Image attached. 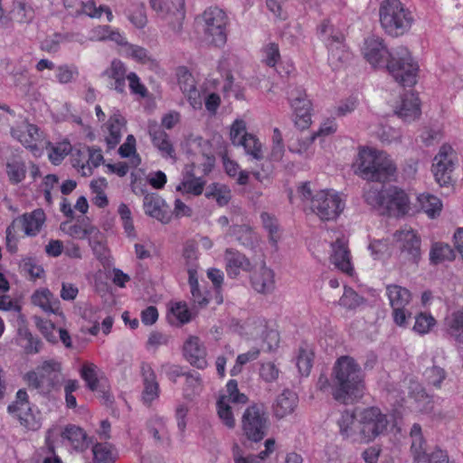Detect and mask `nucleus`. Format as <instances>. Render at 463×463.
I'll use <instances>...</instances> for the list:
<instances>
[{
  "label": "nucleus",
  "mask_w": 463,
  "mask_h": 463,
  "mask_svg": "<svg viewBox=\"0 0 463 463\" xmlns=\"http://www.w3.org/2000/svg\"><path fill=\"white\" fill-rule=\"evenodd\" d=\"M317 388L323 393H330L335 402L347 405L364 396L365 373L354 357L341 355L333 364L330 378L326 374L318 377Z\"/></svg>",
  "instance_id": "f257e3e1"
},
{
  "label": "nucleus",
  "mask_w": 463,
  "mask_h": 463,
  "mask_svg": "<svg viewBox=\"0 0 463 463\" xmlns=\"http://www.w3.org/2000/svg\"><path fill=\"white\" fill-rule=\"evenodd\" d=\"M388 425L387 415L376 406L364 408L356 417L353 412L345 410L338 420L340 434L360 443H369L384 434Z\"/></svg>",
  "instance_id": "f03ea898"
},
{
  "label": "nucleus",
  "mask_w": 463,
  "mask_h": 463,
  "mask_svg": "<svg viewBox=\"0 0 463 463\" xmlns=\"http://www.w3.org/2000/svg\"><path fill=\"white\" fill-rule=\"evenodd\" d=\"M354 166V174L369 182L384 183L397 172L395 163L386 152L369 147L359 149Z\"/></svg>",
  "instance_id": "7ed1b4c3"
},
{
  "label": "nucleus",
  "mask_w": 463,
  "mask_h": 463,
  "mask_svg": "<svg viewBox=\"0 0 463 463\" xmlns=\"http://www.w3.org/2000/svg\"><path fill=\"white\" fill-rule=\"evenodd\" d=\"M379 22L387 35L398 38L410 32L415 18L401 0H383L379 6Z\"/></svg>",
  "instance_id": "20e7f679"
},
{
  "label": "nucleus",
  "mask_w": 463,
  "mask_h": 463,
  "mask_svg": "<svg viewBox=\"0 0 463 463\" xmlns=\"http://www.w3.org/2000/svg\"><path fill=\"white\" fill-rule=\"evenodd\" d=\"M317 33L328 51L327 61L334 71L345 67L352 53L347 48L344 33L335 29L329 19H324L317 27Z\"/></svg>",
  "instance_id": "39448f33"
},
{
  "label": "nucleus",
  "mask_w": 463,
  "mask_h": 463,
  "mask_svg": "<svg viewBox=\"0 0 463 463\" xmlns=\"http://www.w3.org/2000/svg\"><path fill=\"white\" fill-rule=\"evenodd\" d=\"M386 69L393 80L402 87H412L417 83L419 64L404 46H398L392 51Z\"/></svg>",
  "instance_id": "423d86ee"
},
{
  "label": "nucleus",
  "mask_w": 463,
  "mask_h": 463,
  "mask_svg": "<svg viewBox=\"0 0 463 463\" xmlns=\"http://www.w3.org/2000/svg\"><path fill=\"white\" fill-rule=\"evenodd\" d=\"M62 364L56 359L44 360L35 371H29L24 375V380L30 387L43 393H50L57 391L62 383Z\"/></svg>",
  "instance_id": "0eeeda50"
},
{
  "label": "nucleus",
  "mask_w": 463,
  "mask_h": 463,
  "mask_svg": "<svg viewBox=\"0 0 463 463\" xmlns=\"http://www.w3.org/2000/svg\"><path fill=\"white\" fill-rule=\"evenodd\" d=\"M420 246V237L412 229H402L393 233L394 258L401 268L419 264Z\"/></svg>",
  "instance_id": "6e6552de"
},
{
  "label": "nucleus",
  "mask_w": 463,
  "mask_h": 463,
  "mask_svg": "<svg viewBox=\"0 0 463 463\" xmlns=\"http://www.w3.org/2000/svg\"><path fill=\"white\" fill-rule=\"evenodd\" d=\"M201 25L205 39L216 47H222L227 42L229 17L216 6H210L201 14Z\"/></svg>",
  "instance_id": "1a4fd4ad"
},
{
  "label": "nucleus",
  "mask_w": 463,
  "mask_h": 463,
  "mask_svg": "<svg viewBox=\"0 0 463 463\" xmlns=\"http://www.w3.org/2000/svg\"><path fill=\"white\" fill-rule=\"evenodd\" d=\"M269 415L263 404L254 403L243 412L241 429L247 439L252 442L262 440L268 433Z\"/></svg>",
  "instance_id": "9d476101"
},
{
  "label": "nucleus",
  "mask_w": 463,
  "mask_h": 463,
  "mask_svg": "<svg viewBox=\"0 0 463 463\" xmlns=\"http://www.w3.org/2000/svg\"><path fill=\"white\" fill-rule=\"evenodd\" d=\"M310 208L322 221H334L345 209V203L333 191L321 190L311 200Z\"/></svg>",
  "instance_id": "9b49d317"
},
{
  "label": "nucleus",
  "mask_w": 463,
  "mask_h": 463,
  "mask_svg": "<svg viewBox=\"0 0 463 463\" xmlns=\"http://www.w3.org/2000/svg\"><path fill=\"white\" fill-rule=\"evenodd\" d=\"M454 150L449 145H443L435 156L432 164V173L436 182L440 186H447L451 183V174L454 170Z\"/></svg>",
  "instance_id": "f8f14e48"
},
{
  "label": "nucleus",
  "mask_w": 463,
  "mask_h": 463,
  "mask_svg": "<svg viewBox=\"0 0 463 463\" xmlns=\"http://www.w3.org/2000/svg\"><path fill=\"white\" fill-rule=\"evenodd\" d=\"M11 135L34 156L42 154L40 145L43 142V133L36 125L27 122L24 127L12 128Z\"/></svg>",
  "instance_id": "ddd939ff"
},
{
  "label": "nucleus",
  "mask_w": 463,
  "mask_h": 463,
  "mask_svg": "<svg viewBox=\"0 0 463 463\" xmlns=\"http://www.w3.org/2000/svg\"><path fill=\"white\" fill-rule=\"evenodd\" d=\"M185 360L194 367L203 370L208 366L207 350L198 336L190 335L183 345Z\"/></svg>",
  "instance_id": "4468645a"
},
{
  "label": "nucleus",
  "mask_w": 463,
  "mask_h": 463,
  "mask_svg": "<svg viewBox=\"0 0 463 463\" xmlns=\"http://www.w3.org/2000/svg\"><path fill=\"white\" fill-rule=\"evenodd\" d=\"M143 207L146 215L158 220L162 223H168L172 220V211L169 205L156 193L145 194Z\"/></svg>",
  "instance_id": "2eb2a0df"
},
{
  "label": "nucleus",
  "mask_w": 463,
  "mask_h": 463,
  "mask_svg": "<svg viewBox=\"0 0 463 463\" xmlns=\"http://www.w3.org/2000/svg\"><path fill=\"white\" fill-rule=\"evenodd\" d=\"M61 437L76 453L86 451L93 444V438L90 437L82 428L74 424L66 425Z\"/></svg>",
  "instance_id": "dca6fc26"
},
{
  "label": "nucleus",
  "mask_w": 463,
  "mask_h": 463,
  "mask_svg": "<svg viewBox=\"0 0 463 463\" xmlns=\"http://www.w3.org/2000/svg\"><path fill=\"white\" fill-rule=\"evenodd\" d=\"M150 5L152 9L162 18H166L169 15H173L178 22L177 27H174V30L178 33L182 28V21L184 18L185 12L184 0H151Z\"/></svg>",
  "instance_id": "f3484780"
},
{
  "label": "nucleus",
  "mask_w": 463,
  "mask_h": 463,
  "mask_svg": "<svg viewBox=\"0 0 463 463\" xmlns=\"http://www.w3.org/2000/svg\"><path fill=\"white\" fill-rule=\"evenodd\" d=\"M409 199L404 191L392 186L386 189L382 215H404L408 211Z\"/></svg>",
  "instance_id": "a211bd4d"
},
{
  "label": "nucleus",
  "mask_w": 463,
  "mask_h": 463,
  "mask_svg": "<svg viewBox=\"0 0 463 463\" xmlns=\"http://www.w3.org/2000/svg\"><path fill=\"white\" fill-rule=\"evenodd\" d=\"M140 373L144 385L142 402L145 405L150 406L152 402L159 397V383L156 381V373L150 364L142 362L140 365Z\"/></svg>",
  "instance_id": "6ab92c4d"
},
{
  "label": "nucleus",
  "mask_w": 463,
  "mask_h": 463,
  "mask_svg": "<svg viewBox=\"0 0 463 463\" xmlns=\"http://www.w3.org/2000/svg\"><path fill=\"white\" fill-rule=\"evenodd\" d=\"M176 75L180 90L187 97L190 105L195 109H200L202 107L201 93L196 89L193 74L183 66L177 69Z\"/></svg>",
  "instance_id": "aec40b11"
},
{
  "label": "nucleus",
  "mask_w": 463,
  "mask_h": 463,
  "mask_svg": "<svg viewBox=\"0 0 463 463\" xmlns=\"http://www.w3.org/2000/svg\"><path fill=\"white\" fill-rule=\"evenodd\" d=\"M250 283L256 292L269 294L275 289V272L263 263L259 269L251 271Z\"/></svg>",
  "instance_id": "412c9836"
},
{
  "label": "nucleus",
  "mask_w": 463,
  "mask_h": 463,
  "mask_svg": "<svg viewBox=\"0 0 463 463\" xmlns=\"http://www.w3.org/2000/svg\"><path fill=\"white\" fill-rule=\"evenodd\" d=\"M380 37H369L364 42V55L366 61L373 66L379 65L390 59V53Z\"/></svg>",
  "instance_id": "4be33fe9"
},
{
  "label": "nucleus",
  "mask_w": 463,
  "mask_h": 463,
  "mask_svg": "<svg viewBox=\"0 0 463 463\" xmlns=\"http://www.w3.org/2000/svg\"><path fill=\"white\" fill-rule=\"evenodd\" d=\"M332 254L330 256L331 262L342 272L351 275L354 268L351 263V255L347 244L344 239H336L331 244Z\"/></svg>",
  "instance_id": "5701e85b"
},
{
  "label": "nucleus",
  "mask_w": 463,
  "mask_h": 463,
  "mask_svg": "<svg viewBox=\"0 0 463 463\" xmlns=\"http://www.w3.org/2000/svg\"><path fill=\"white\" fill-rule=\"evenodd\" d=\"M224 260L226 262V272L232 279L237 278L241 271L250 272L252 264L242 253L233 249L225 250Z\"/></svg>",
  "instance_id": "b1692460"
},
{
  "label": "nucleus",
  "mask_w": 463,
  "mask_h": 463,
  "mask_svg": "<svg viewBox=\"0 0 463 463\" xmlns=\"http://www.w3.org/2000/svg\"><path fill=\"white\" fill-rule=\"evenodd\" d=\"M128 74L125 63L118 59H114L109 67L102 72L103 77L111 80L110 89L119 94H126V80H128Z\"/></svg>",
  "instance_id": "393cba45"
},
{
  "label": "nucleus",
  "mask_w": 463,
  "mask_h": 463,
  "mask_svg": "<svg viewBox=\"0 0 463 463\" xmlns=\"http://www.w3.org/2000/svg\"><path fill=\"white\" fill-rule=\"evenodd\" d=\"M13 222H16V226H22L27 236H35L45 222V213L43 210L36 209L29 213L23 214Z\"/></svg>",
  "instance_id": "a878e982"
},
{
  "label": "nucleus",
  "mask_w": 463,
  "mask_h": 463,
  "mask_svg": "<svg viewBox=\"0 0 463 463\" xmlns=\"http://www.w3.org/2000/svg\"><path fill=\"white\" fill-rule=\"evenodd\" d=\"M311 101L306 97L299 96L291 101L294 111L295 126L301 129H307L311 124Z\"/></svg>",
  "instance_id": "bb28decb"
},
{
  "label": "nucleus",
  "mask_w": 463,
  "mask_h": 463,
  "mask_svg": "<svg viewBox=\"0 0 463 463\" xmlns=\"http://www.w3.org/2000/svg\"><path fill=\"white\" fill-rule=\"evenodd\" d=\"M32 303L47 314H61L60 300L48 288L35 290L32 296Z\"/></svg>",
  "instance_id": "cd10ccee"
},
{
  "label": "nucleus",
  "mask_w": 463,
  "mask_h": 463,
  "mask_svg": "<svg viewBox=\"0 0 463 463\" xmlns=\"http://www.w3.org/2000/svg\"><path fill=\"white\" fill-rule=\"evenodd\" d=\"M149 136L154 146L160 152L163 157L174 158L175 152L168 134L156 124L149 126Z\"/></svg>",
  "instance_id": "c85d7f7f"
},
{
  "label": "nucleus",
  "mask_w": 463,
  "mask_h": 463,
  "mask_svg": "<svg viewBox=\"0 0 463 463\" xmlns=\"http://www.w3.org/2000/svg\"><path fill=\"white\" fill-rule=\"evenodd\" d=\"M420 101L414 92L404 93L397 114L404 121H412L420 116Z\"/></svg>",
  "instance_id": "c756f323"
},
{
  "label": "nucleus",
  "mask_w": 463,
  "mask_h": 463,
  "mask_svg": "<svg viewBox=\"0 0 463 463\" xmlns=\"http://www.w3.org/2000/svg\"><path fill=\"white\" fill-rule=\"evenodd\" d=\"M298 403L297 394L290 390H284L276 399L273 405L274 414L277 418H284L292 413Z\"/></svg>",
  "instance_id": "7c9ffc66"
},
{
  "label": "nucleus",
  "mask_w": 463,
  "mask_h": 463,
  "mask_svg": "<svg viewBox=\"0 0 463 463\" xmlns=\"http://www.w3.org/2000/svg\"><path fill=\"white\" fill-rule=\"evenodd\" d=\"M126 120L118 112L110 116L107 123L109 135L106 137L108 149H114L121 140V129L125 126Z\"/></svg>",
  "instance_id": "2f4dec72"
},
{
  "label": "nucleus",
  "mask_w": 463,
  "mask_h": 463,
  "mask_svg": "<svg viewBox=\"0 0 463 463\" xmlns=\"http://www.w3.org/2000/svg\"><path fill=\"white\" fill-rule=\"evenodd\" d=\"M19 345L26 354H36L43 347V341L36 335H33L28 328H20L18 330Z\"/></svg>",
  "instance_id": "473e14b6"
},
{
  "label": "nucleus",
  "mask_w": 463,
  "mask_h": 463,
  "mask_svg": "<svg viewBox=\"0 0 463 463\" xmlns=\"http://www.w3.org/2000/svg\"><path fill=\"white\" fill-rule=\"evenodd\" d=\"M386 291L392 308L406 307L411 302V294L406 288L392 284L387 286Z\"/></svg>",
  "instance_id": "72a5a7b5"
},
{
  "label": "nucleus",
  "mask_w": 463,
  "mask_h": 463,
  "mask_svg": "<svg viewBox=\"0 0 463 463\" xmlns=\"http://www.w3.org/2000/svg\"><path fill=\"white\" fill-rule=\"evenodd\" d=\"M447 333L455 341L463 344V311L453 312L445 318Z\"/></svg>",
  "instance_id": "f704fd0d"
},
{
  "label": "nucleus",
  "mask_w": 463,
  "mask_h": 463,
  "mask_svg": "<svg viewBox=\"0 0 463 463\" xmlns=\"http://www.w3.org/2000/svg\"><path fill=\"white\" fill-rule=\"evenodd\" d=\"M93 463H114L117 459L115 448L108 442H96L92 446Z\"/></svg>",
  "instance_id": "c9c22d12"
},
{
  "label": "nucleus",
  "mask_w": 463,
  "mask_h": 463,
  "mask_svg": "<svg viewBox=\"0 0 463 463\" xmlns=\"http://www.w3.org/2000/svg\"><path fill=\"white\" fill-rule=\"evenodd\" d=\"M410 436L411 439V452L413 457V462L420 459V457L425 455L426 441L423 438L421 427L419 423H414L411 429Z\"/></svg>",
  "instance_id": "e433bc0d"
},
{
  "label": "nucleus",
  "mask_w": 463,
  "mask_h": 463,
  "mask_svg": "<svg viewBox=\"0 0 463 463\" xmlns=\"http://www.w3.org/2000/svg\"><path fill=\"white\" fill-rule=\"evenodd\" d=\"M453 249L447 243L435 242L430 251V261L437 265L445 261H451L455 259Z\"/></svg>",
  "instance_id": "4c0bfd02"
},
{
  "label": "nucleus",
  "mask_w": 463,
  "mask_h": 463,
  "mask_svg": "<svg viewBox=\"0 0 463 463\" xmlns=\"http://www.w3.org/2000/svg\"><path fill=\"white\" fill-rule=\"evenodd\" d=\"M385 195L386 189H377L373 186H369L364 189L363 197L364 202L370 205L372 209L379 212L380 214H383Z\"/></svg>",
  "instance_id": "58836bf2"
},
{
  "label": "nucleus",
  "mask_w": 463,
  "mask_h": 463,
  "mask_svg": "<svg viewBox=\"0 0 463 463\" xmlns=\"http://www.w3.org/2000/svg\"><path fill=\"white\" fill-rule=\"evenodd\" d=\"M99 367L92 362H84L80 369V375L85 382L86 387L92 392L99 387Z\"/></svg>",
  "instance_id": "ea45409f"
},
{
  "label": "nucleus",
  "mask_w": 463,
  "mask_h": 463,
  "mask_svg": "<svg viewBox=\"0 0 463 463\" xmlns=\"http://www.w3.org/2000/svg\"><path fill=\"white\" fill-rule=\"evenodd\" d=\"M222 159L224 170L229 176L237 177V183L241 185L248 184L249 173L247 171L240 170L238 163L232 160L226 153L222 154Z\"/></svg>",
  "instance_id": "a19ab883"
},
{
  "label": "nucleus",
  "mask_w": 463,
  "mask_h": 463,
  "mask_svg": "<svg viewBox=\"0 0 463 463\" xmlns=\"http://www.w3.org/2000/svg\"><path fill=\"white\" fill-rule=\"evenodd\" d=\"M421 210L430 218L439 215L442 209V203L437 197L430 194H422L418 197Z\"/></svg>",
  "instance_id": "79ce46f5"
},
{
  "label": "nucleus",
  "mask_w": 463,
  "mask_h": 463,
  "mask_svg": "<svg viewBox=\"0 0 463 463\" xmlns=\"http://www.w3.org/2000/svg\"><path fill=\"white\" fill-rule=\"evenodd\" d=\"M208 199H213L218 205L224 206L231 200V191L223 184H212L205 192Z\"/></svg>",
  "instance_id": "37998d69"
},
{
  "label": "nucleus",
  "mask_w": 463,
  "mask_h": 463,
  "mask_svg": "<svg viewBox=\"0 0 463 463\" xmlns=\"http://www.w3.org/2000/svg\"><path fill=\"white\" fill-rule=\"evenodd\" d=\"M232 233L236 240L246 248H252L256 241V235L248 225H233Z\"/></svg>",
  "instance_id": "c03bdc74"
},
{
  "label": "nucleus",
  "mask_w": 463,
  "mask_h": 463,
  "mask_svg": "<svg viewBox=\"0 0 463 463\" xmlns=\"http://www.w3.org/2000/svg\"><path fill=\"white\" fill-rule=\"evenodd\" d=\"M364 298L360 296L350 287H345L343 296L339 299V305L346 309H355L364 304Z\"/></svg>",
  "instance_id": "a18cd8bd"
},
{
  "label": "nucleus",
  "mask_w": 463,
  "mask_h": 463,
  "mask_svg": "<svg viewBox=\"0 0 463 463\" xmlns=\"http://www.w3.org/2000/svg\"><path fill=\"white\" fill-rule=\"evenodd\" d=\"M260 219L262 222L263 228L269 233V241L273 246H277V243L280 238L279 234L278 220L274 215H271L266 212L261 213Z\"/></svg>",
  "instance_id": "49530a36"
},
{
  "label": "nucleus",
  "mask_w": 463,
  "mask_h": 463,
  "mask_svg": "<svg viewBox=\"0 0 463 463\" xmlns=\"http://www.w3.org/2000/svg\"><path fill=\"white\" fill-rule=\"evenodd\" d=\"M205 182L200 177H189L184 179L177 186L176 191L182 194L200 195L203 194Z\"/></svg>",
  "instance_id": "de8ad7c7"
},
{
  "label": "nucleus",
  "mask_w": 463,
  "mask_h": 463,
  "mask_svg": "<svg viewBox=\"0 0 463 463\" xmlns=\"http://www.w3.org/2000/svg\"><path fill=\"white\" fill-rule=\"evenodd\" d=\"M229 403L225 396H221L216 403L217 412L222 423L227 428L233 429L235 427V420Z\"/></svg>",
  "instance_id": "09e8293b"
},
{
  "label": "nucleus",
  "mask_w": 463,
  "mask_h": 463,
  "mask_svg": "<svg viewBox=\"0 0 463 463\" xmlns=\"http://www.w3.org/2000/svg\"><path fill=\"white\" fill-rule=\"evenodd\" d=\"M240 146H242L245 152L254 159L259 160L262 158L261 143L255 136L251 134L243 135V138L241 143H240Z\"/></svg>",
  "instance_id": "8fccbe9b"
},
{
  "label": "nucleus",
  "mask_w": 463,
  "mask_h": 463,
  "mask_svg": "<svg viewBox=\"0 0 463 463\" xmlns=\"http://www.w3.org/2000/svg\"><path fill=\"white\" fill-rule=\"evenodd\" d=\"M6 173L12 184H19L24 180L26 175V166L24 162L14 160L7 163Z\"/></svg>",
  "instance_id": "3c124183"
},
{
  "label": "nucleus",
  "mask_w": 463,
  "mask_h": 463,
  "mask_svg": "<svg viewBox=\"0 0 463 463\" xmlns=\"http://www.w3.org/2000/svg\"><path fill=\"white\" fill-rule=\"evenodd\" d=\"M183 257L185 260V265L187 267V272L190 274L197 273L198 269V248L197 246L193 242H186L184 250H183Z\"/></svg>",
  "instance_id": "603ef678"
},
{
  "label": "nucleus",
  "mask_w": 463,
  "mask_h": 463,
  "mask_svg": "<svg viewBox=\"0 0 463 463\" xmlns=\"http://www.w3.org/2000/svg\"><path fill=\"white\" fill-rule=\"evenodd\" d=\"M34 323L43 337L52 344H57L58 339L55 335V325L51 320L34 317Z\"/></svg>",
  "instance_id": "864d4df0"
},
{
  "label": "nucleus",
  "mask_w": 463,
  "mask_h": 463,
  "mask_svg": "<svg viewBox=\"0 0 463 463\" xmlns=\"http://www.w3.org/2000/svg\"><path fill=\"white\" fill-rule=\"evenodd\" d=\"M313 357L314 354L312 352L303 347L298 349L296 364L301 375H309L313 365Z\"/></svg>",
  "instance_id": "5fc2aeb1"
},
{
  "label": "nucleus",
  "mask_w": 463,
  "mask_h": 463,
  "mask_svg": "<svg viewBox=\"0 0 463 463\" xmlns=\"http://www.w3.org/2000/svg\"><path fill=\"white\" fill-rule=\"evenodd\" d=\"M435 325L436 320L431 315L421 312L415 317V323L412 329L419 335H425L428 334Z\"/></svg>",
  "instance_id": "6e6d98bb"
},
{
  "label": "nucleus",
  "mask_w": 463,
  "mask_h": 463,
  "mask_svg": "<svg viewBox=\"0 0 463 463\" xmlns=\"http://www.w3.org/2000/svg\"><path fill=\"white\" fill-rule=\"evenodd\" d=\"M185 376V387L184 389V395L188 398H192L202 392V379L199 373H186Z\"/></svg>",
  "instance_id": "4d7b16f0"
},
{
  "label": "nucleus",
  "mask_w": 463,
  "mask_h": 463,
  "mask_svg": "<svg viewBox=\"0 0 463 463\" xmlns=\"http://www.w3.org/2000/svg\"><path fill=\"white\" fill-rule=\"evenodd\" d=\"M128 80L129 90L132 95L137 96L142 99H145L148 96L147 88L145 86V84L141 82L140 78L136 72H128Z\"/></svg>",
  "instance_id": "13d9d810"
},
{
  "label": "nucleus",
  "mask_w": 463,
  "mask_h": 463,
  "mask_svg": "<svg viewBox=\"0 0 463 463\" xmlns=\"http://www.w3.org/2000/svg\"><path fill=\"white\" fill-rule=\"evenodd\" d=\"M260 355L258 348H252L246 353L241 354L237 356L235 364L231 369V375L235 376L241 372L242 366L250 361L256 360Z\"/></svg>",
  "instance_id": "bf43d9fd"
},
{
  "label": "nucleus",
  "mask_w": 463,
  "mask_h": 463,
  "mask_svg": "<svg viewBox=\"0 0 463 463\" xmlns=\"http://www.w3.org/2000/svg\"><path fill=\"white\" fill-rule=\"evenodd\" d=\"M226 391L228 394L224 396L227 398L228 402L245 404L248 402V397L239 392L236 380L232 379L227 383Z\"/></svg>",
  "instance_id": "052dcab7"
},
{
  "label": "nucleus",
  "mask_w": 463,
  "mask_h": 463,
  "mask_svg": "<svg viewBox=\"0 0 463 463\" xmlns=\"http://www.w3.org/2000/svg\"><path fill=\"white\" fill-rule=\"evenodd\" d=\"M16 416L24 427H25L28 430H37L39 428V423L35 420L34 415L32 412V409L30 405L24 408V411H15Z\"/></svg>",
  "instance_id": "680f3d73"
},
{
  "label": "nucleus",
  "mask_w": 463,
  "mask_h": 463,
  "mask_svg": "<svg viewBox=\"0 0 463 463\" xmlns=\"http://www.w3.org/2000/svg\"><path fill=\"white\" fill-rule=\"evenodd\" d=\"M264 62L269 67H275L280 59L279 45L269 43L262 48Z\"/></svg>",
  "instance_id": "e2e57ef3"
},
{
  "label": "nucleus",
  "mask_w": 463,
  "mask_h": 463,
  "mask_svg": "<svg viewBox=\"0 0 463 463\" xmlns=\"http://www.w3.org/2000/svg\"><path fill=\"white\" fill-rule=\"evenodd\" d=\"M73 13L76 15L85 14L91 18L100 17L99 6L97 7L93 0H82Z\"/></svg>",
  "instance_id": "0e129e2a"
},
{
  "label": "nucleus",
  "mask_w": 463,
  "mask_h": 463,
  "mask_svg": "<svg viewBox=\"0 0 463 463\" xmlns=\"http://www.w3.org/2000/svg\"><path fill=\"white\" fill-rule=\"evenodd\" d=\"M22 268L33 279H41L44 274L43 268L38 265L36 260L32 257L23 260Z\"/></svg>",
  "instance_id": "69168bd1"
},
{
  "label": "nucleus",
  "mask_w": 463,
  "mask_h": 463,
  "mask_svg": "<svg viewBox=\"0 0 463 463\" xmlns=\"http://www.w3.org/2000/svg\"><path fill=\"white\" fill-rule=\"evenodd\" d=\"M288 0H266V6L276 19L285 21L288 18L284 8Z\"/></svg>",
  "instance_id": "338daca9"
},
{
  "label": "nucleus",
  "mask_w": 463,
  "mask_h": 463,
  "mask_svg": "<svg viewBox=\"0 0 463 463\" xmlns=\"http://www.w3.org/2000/svg\"><path fill=\"white\" fill-rule=\"evenodd\" d=\"M413 463H449V457L446 451L438 449L426 453Z\"/></svg>",
  "instance_id": "774afa93"
}]
</instances>
